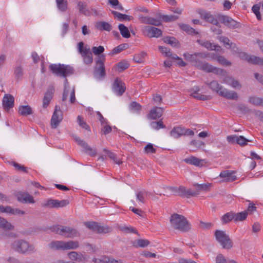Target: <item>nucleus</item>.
<instances>
[{"mask_svg":"<svg viewBox=\"0 0 263 263\" xmlns=\"http://www.w3.org/2000/svg\"><path fill=\"white\" fill-rule=\"evenodd\" d=\"M151 126L152 127V128L155 130H159L161 128H164L165 127V126L164 125L162 120H160L157 122H152L151 123Z\"/></svg>","mask_w":263,"mask_h":263,"instance_id":"nucleus-51","label":"nucleus"},{"mask_svg":"<svg viewBox=\"0 0 263 263\" xmlns=\"http://www.w3.org/2000/svg\"><path fill=\"white\" fill-rule=\"evenodd\" d=\"M194 195V194H192V190L187 189L183 186H180L178 187V196L181 197H190Z\"/></svg>","mask_w":263,"mask_h":263,"instance_id":"nucleus-28","label":"nucleus"},{"mask_svg":"<svg viewBox=\"0 0 263 263\" xmlns=\"http://www.w3.org/2000/svg\"><path fill=\"white\" fill-rule=\"evenodd\" d=\"M197 42L202 46L205 47L208 50H217L220 48V47L217 45H214L211 43L210 41H205V40H198Z\"/></svg>","mask_w":263,"mask_h":263,"instance_id":"nucleus-25","label":"nucleus"},{"mask_svg":"<svg viewBox=\"0 0 263 263\" xmlns=\"http://www.w3.org/2000/svg\"><path fill=\"white\" fill-rule=\"evenodd\" d=\"M130 109L133 112H139L141 110V106L136 102H132L129 105Z\"/></svg>","mask_w":263,"mask_h":263,"instance_id":"nucleus-58","label":"nucleus"},{"mask_svg":"<svg viewBox=\"0 0 263 263\" xmlns=\"http://www.w3.org/2000/svg\"><path fill=\"white\" fill-rule=\"evenodd\" d=\"M116 66L118 68L120 71H122L127 69L129 66V64L127 61H122L119 62L116 65Z\"/></svg>","mask_w":263,"mask_h":263,"instance_id":"nucleus-57","label":"nucleus"},{"mask_svg":"<svg viewBox=\"0 0 263 263\" xmlns=\"http://www.w3.org/2000/svg\"><path fill=\"white\" fill-rule=\"evenodd\" d=\"M68 256L72 260L74 261H81L82 259V255L81 254H79L77 252L72 251L68 254Z\"/></svg>","mask_w":263,"mask_h":263,"instance_id":"nucleus-46","label":"nucleus"},{"mask_svg":"<svg viewBox=\"0 0 263 263\" xmlns=\"http://www.w3.org/2000/svg\"><path fill=\"white\" fill-rule=\"evenodd\" d=\"M53 88H51L48 89L45 93L43 100V107L44 108H46L49 104L53 97Z\"/></svg>","mask_w":263,"mask_h":263,"instance_id":"nucleus-26","label":"nucleus"},{"mask_svg":"<svg viewBox=\"0 0 263 263\" xmlns=\"http://www.w3.org/2000/svg\"><path fill=\"white\" fill-rule=\"evenodd\" d=\"M215 236L217 241L220 243L223 249L229 250L232 248L233 242L224 231L216 230L215 232Z\"/></svg>","mask_w":263,"mask_h":263,"instance_id":"nucleus-8","label":"nucleus"},{"mask_svg":"<svg viewBox=\"0 0 263 263\" xmlns=\"http://www.w3.org/2000/svg\"><path fill=\"white\" fill-rule=\"evenodd\" d=\"M0 228L5 230L11 231L14 229V227L5 218L0 217Z\"/></svg>","mask_w":263,"mask_h":263,"instance_id":"nucleus-27","label":"nucleus"},{"mask_svg":"<svg viewBox=\"0 0 263 263\" xmlns=\"http://www.w3.org/2000/svg\"><path fill=\"white\" fill-rule=\"evenodd\" d=\"M200 14L201 18L206 22L215 25L217 27H221L217 18L213 15L210 12L202 11L200 13Z\"/></svg>","mask_w":263,"mask_h":263,"instance_id":"nucleus-16","label":"nucleus"},{"mask_svg":"<svg viewBox=\"0 0 263 263\" xmlns=\"http://www.w3.org/2000/svg\"><path fill=\"white\" fill-rule=\"evenodd\" d=\"M206 85L212 91L216 92L221 97L233 100H237L238 99V95L236 92L223 88L216 81H212L210 83H206Z\"/></svg>","mask_w":263,"mask_h":263,"instance_id":"nucleus-5","label":"nucleus"},{"mask_svg":"<svg viewBox=\"0 0 263 263\" xmlns=\"http://www.w3.org/2000/svg\"><path fill=\"white\" fill-rule=\"evenodd\" d=\"M183 127H175L170 132V135L172 137L175 139L179 138L183 135Z\"/></svg>","mask_w":263,"mask_h":263,"instance_id":"nucleus-31","label":"nucleus"},{"mask_svg":"<svg viewBox=\"0 0 263 263\" xmlns=\"http://www.w3.org/2000/svg\"><path fill=\"white\" fill-rule=\"evenodd\" d=\"M105 56L103 54L98 56L95 67L94 75L98 79H102L106 75L104 62Z\"/></svg>","mask_w":263,"mask_h":263,"instance_id":"nucleus-9","label":"nucleus"},{"mask_svg":"<svg viewBox=\"0 0 263 263\" xmlns=\"http://www.w3.org/2000/svg\"><path fill=\"white\" fill-rule=\"evenodd\" d=\"M112 229L107 226H101L98 224L96 232L98 233L106 234L111 231Z\"/></svg>","mask_w":263,"mask_h":263,"instance_id":"nucleus-49","label":"nucleus"},{"mask_svg":"<svg viewBox=\"0 0 263 263\" xmlns=\"http://www.w3.org/2000/svg\"><path fill=\"white\" fill-rule=\"evenodd\" d=\"M14 98L9 94H6L3 99V105L5 110H8L14 106Z\"/></svg>","mask_w":263,"mask_h":263,"instance_id":"nucleus-19","label":"nucleus"},{"mask_svg":"<svg viewBox=\"0 0 263 263\" xmlns=\"http://www.w3.org/2000/svg\"><path fill=\"white\" fill-rule=\"evenodd\" d=\"M11 248L14 251L22 254H31L36 252L33 245L23 239L14 240L11 245Z\"/></svg>","mask_w":263,"mask_h":263,"instance_id":"nucleus-3","label":"nucleus"},{"mask_svg":"<svg viewBox=\"0 0 263 263\" xmlns=\"http://www.w3.org/2000/svg\"><path fill=\"white\" fill-rule=\"evenodd\" d=\"M17 200L24 203H34L35 201L32 196L27 192H18L16 194Z\"/></svg>","mask_w":263,"mask_h":263,"instance_id":"nucleus-13","label":"nucleus"},{"mask_svg":"<svg viewBox=\"0 0 263 263\" xmlns=\"http://www.w3.org/2000/svg\"><path fill=\"white\" fill-rule=\"evenodd\" d=\"M50 230L52 232L65 238H72L79 236L78 231L70 227L56 225L51 227Z\"/></svg>","mask_w":263,"mask_h":263,"instance_id":"nucleus-6","label":"nucleus"},{"mask_svg":"<svg viewBox=\"0 0 263 263\" xmlns=\"http://www.w3.org/2000/svg\"><path fill=\"white\" fill-rule=\"evenodd\" d=\"M95 263H119V261L107 256H103L100 259L94 258Z\"/></svg>","mask_w":263,"mask_h":263,"instance_id":"nucleus-35","label":"nucleus"},{"mask_svg":"<svg viewBox=\"0 0 263 263\" xmlns=\"http://www.w3.org/2000/svg\"><path fill=\"white\" fill-rule=\"evenodd\" d=\"M180 27L182 30L185 31L189 34H198V32L195 31L194 29L192 28L189 25L186 24H181L180 25Z\"/></svg>","mask_w":263,"mask_h":263,"instance_id":"nucleus-50","label":"nucleus"},{"mask_svg":"<svg viewBox=\"0 0 263 263\" xmlns=\"http://www.w3.org/2000/svg\"><path fill=\"white\" fill-rule=\"evenodd\" d=\"M112 90L118 96H122L126 90L125 84L117 78L112 84Z\"/></svg>","mask_w":263,"mask_h":263,"instance_id":"nucleus-15","label":"nucleus"},{"mask_svg":"<svg viewBox=\"0 0 263 263\" xmlns=\"http://www.w3.org/2000/svg\"><path fill=\"white\" fill-rule=\"evenodd\" d=\"M78 7L80 13L85 15H89V12L87 9L86 6L84 3L79 2L78 4Z\"/></svg>","mask_w":263,"mask_h":263,"instance_id":"nucleus-52","label":"nucleus"},{"mask_svg":"<svg viewBox=\"0 0 263 263\" xmlns=\"http://www.w3.org/2000/svg\"><path fill=\"white\" fill-rule=\"evenodd\" d=\"M85 226L88 229L92 230V231H96L97 229L98 223L96 222H86L85 223Z\"/></svg>","mask_w":263,"mask_h":263,"instance_id":"nucleus-64","label":"nucleus"},{"mask_svg":"<svg viewBox=\"0 0 263 263\" xmlns=\"http://www.w3.org/2000/svg\"><path fill=\"white\" fill-rule=\"evenodd\" d=\"M111 13L115 17H117L120 21H123L125 20L130 21L133 18V17L124 14H122L116 11H111Z\"/></svg>","mask_w":263,"mask_h":263,"instance_id":"nucleus-34","label":"nucleus"},{"mask_svg":"<svg viewBox=\"0 0 263 263\" xmlns=\"http://www.w3.org/2000/svg\"><path fill=\"white\" fill-rule=\"evenodd\" d=\"M77 121L79 125L88 131H90V128L89 125L83 120V118L81 116H79L77 118Z\"/></svg>","mask_w":263,"mask_h":263,"instance_id":"nucleus-55","label":"nucleus"},{"mask_svg":"<svg viewBox=\"0 0 263 263\" xmlns=\"http://www.w3.org/2000/svg\"><path fill=\"white\" fill-rule=\"evenodd\" d=\"M170 223L173 228L181 232H188L191 225L187 219L182 215L174 213L171 216Z\"/></svg>","mask_w":263,"mask_h":263,"instance_id":"nucleus-4","label":"nucleus"},{"mask_svg":"<svg viewBox=\"0 0 263 263\" xmlns=\"http://www.w3.org/2000/svg\"><path fill=\"white\" fill-rule=\"evenodd\" d=\"M248 216L247 211H243L241 212L235 213H234V221H243L245 220Z\"/></svg>","mask_w":263,"mask_h":263,"instance_id":"nucleus-41","label":"nucleus"},{"mask_svg":"<svg viewBox=\"0 0 263 263\" xmlns=\"http://www.w3.org/2000/svg\"><path fill=\"white\" fill-rule=\"evenodd\" d=\"M50 70L52 72L57 76L65 78L64 81V88L70 89L68 80L66 77L74 73L73 68L69 65H66L64 64H51L49 67Z\"/></svg>","mask_w":263,"mask_h":263,"instance_id":"nucleus-2","label":"nucleus"},{"mask_svg":"<svg viewBox=\"0 0 263 263\" xmlns=\"http://www.w3.org/2000/svg\"><path fill=\"white\" fill-rule=\"evenodd\" d=\"M69 95H70L69 101L70 103H74L76 101V99L75 97V90L74 88H72L71 90H70V89H64L62 97V101H65L67 100Z\"/></svg>","mask_w":263,"mask_h":263,"instance_id":"nucleus-23","label":"nucleus"},{"mask_svg":"<svg viewBox=\"0 0 263 263\" xmlns=\"http://www.w3.org/2000/svg\"><path fill=\"white\" fill-rule=\"evenodd\" d=\"M63 119L62 111L58 105L55 109L51 119V126L52 128H56Z\"/></svg>","mask_w":263,"mask_h":263,"instance_id":"nucleus-11","label":"nucleus"},{"mask_svg":"<svg viewBox=\"0 0 263 263\" xmlns=\"http://www.w3.org/2000/svg\"><path fill=\"white\" fill-rule=\"evenodd\" d=\"M150 242L146 239H139L135 240L133 243V246L136 248H144L149 245Z\"/></svg>","mask_w":263,"mask_h":263,"instance_id":"nucleus-40","label":"nucleus"},{"mask_svg":"<svg viewBox=\"0 0 263 263\" xmlns=\"http://www.w3.org/2000/svg\"><path fill=\"white\" fill-rule=\"evenodd\" d=\"M235 51L239 54V58L242 60L254 64L263 65V59L258 57L250 55L245 52H239L237 48H236V50H235Z\"/></svg>","mask_w":263,"mask_h":263,"instance_id":"nucleus-10","label":"nucleus"},{"mask_svg":"<svg viewBox=\"0 0 263 263\" xmlns=\"http://www.w3.org/2000/svg\"><path fill=\"white\" fill-rule=\"evenodd\" d=\"M78 50L82 56L89 54L91 52L90 49L88 46H84V43L82 42L78 44Z\"/></svg>","mask_w":263,"mask_h":263,"instance_id":"nucleus-37","label":"nucleus"},{"mask_svg":"<svg viewBox=\"0 0 263 263\" xmlns=\"http://www.w3.org/2000/svg\"><path fill=\"white\" fill-rule=\"evenodd\" d=\"M163 112V109L161 107H155L152 109L147 115V118L149 119L155 120L160 118Z\"/></svg>","mask_w":263,"mask_h":263,"instance_id":"nucleus-22","label":"nucleus"},{"mask_svg":"<svg viewBox=\"0 0 263 263\" xmlns=\"http://www.w3.org/2000/svg\"><path fill=\"white\" fill-rule=\"evenodd\" d=\"M74 139L77 143L83 147L87 151H91L92 149L88 146V145L83 140L81 139L79 137L75 136Z\"/></svg>","mask_w":263,"mask_h":263,"instance_id":"nucleus-43","label":"nucleus"},{"mask_svg":"<svg viewBox=\"0 0 263 263\" xmlns=\"http://www.w3.org/2000/svg\"><path fill=\"white\" fill-rule=\"evenodd\" d=\"M234 172L230 171H224L220 173L219 177L224 178V181L226 182H233L236 180L237 177L234 175Z\"/></svg>","mask_w":263,"mask_h":263,"instance_id":"nucleus-24","label":"nucleus"},{"mask_svg":"<svg viewBox=\"0 0 263 263\" xmlns=\"http://www.w3.org/2000/svg\"><path fill=\"white\" fill-rule=\"evenodd\" d=\"M128 47V45L127 44H122L119 45V46L115 47L111 51V53L112 54H116L122 51L123 50L127 49Z\"/></svg>","mask_w":263,"mask_h":263,"instance_id":"nucleus-42","label":"nucleus"},{"mask_svg":"<svg viewBox=\"0 0 263 263\" xmlns=\"http://www.w3.org/2000/svg\"><path fill=\"white\" fill-rule=\"evenodd\" d=\"M119 29L122 36L124 38H129L130 34L127 27L123 24H120L118 26Z\"/></svg>","mask_w":263,"mask_h":263,"instance_id":"nucleus-39","label":"nucleus"},{"mask_svg":"<svg viewBox=\"0 0 263 263\" xmlns=\"http://www.w3.org/2000/svg\"><path fill=\"white\" fill-rule=\"evenodd\" d=\"M18 113L22 116H28L31 115L32 112V108L29 105H22L19 107Z\"/></svg>","mask_w":263,"mask_h":263,"instance_id":"nucleus-30","label":"nucleus"},{"mask_svg":"<svg viewBox=\"0 0 263 263\" xmlns=\"http://www.w3.org/2000/svg\"><path fill=\"white\" fill-rule=\"evenodd\" d=\"M184 161L187 164L199 167H202L206 163L205 160L199 159L195 156H191L186 158L184 159Z\"/></svg>","mask_w":263,"mask_h":263,"instance_id":"nucleus-20","label":"nucleus"},{"mask_svg":"<svg viewBox=\"0 0 263 263\" xmlns=\"http://www.w3.org/2000/svg\"><path fill=\"white\" fill-rule=\"evenodd\" d=\"M58 9L62 12H64L67 8V2L66 0H56Z\"/></svg>","mask_w":263,"mask_h":263,"instance_id":"nucleus-44","label":"nucleus"},{"mask_svg":"<svg viewBox=\"0 0 263 263\" xmlns=\"http://www.w3.org/2000/svg\"><path fill=\"white\" fill-rule=\"evenodd\" d=\"M146 55V53L145 52H141L139 53L135 54L133 58V60L137 63H142L144 61Z\"/></svg>","mask_w":263,"mask_h":263,"instance_id":"nucleus-47","label":"nucleus"},{"mask_svg":"<svg viewBox=\"0 0 263 263\" xmlns=\"http://www.w3.org/2000/svg\"><path fill=\"white\" fill-rule=\"evenodd\" d=\"M82 57L83 58V60L85 64L89 65L92 63L93 59L91 52Z\"/></svg>","mask_w":263,"mask_h":263,"instance_id":"nucleus-61","label":"nucleus"},{"mask_svg":"<svg viewBox=\"0 0 263 263\" xmlns=\"http://www.w3.org/2000/svg\"><path fill=\"white\" fill-rule=\"evenodd\" d=\"M248 102L254 106H263V98L256 96H251L249 98Z\"/></svg>","mask_w":263,"mask_h":263,"instance_id":"nucleus-33","label":"nucleus"},{"mask_svg":"<svg viewBox=\"0 0 263 263\" xmlns=\"http://www.w3.org/2000/svg\"><path fill=\"white\" fill-rule=\"evenodd\" d=\"M234 212H230L224 214L221 218V221L223 224H227L234 220Z\"/></svg>","mask_w":263,"mask_h":263,"instance_id":"nucleus-32","label":"nucleus"},{"mask_svg":"<svg viewBox=\"0 0 263 263\" xmlns=\"http://www.w3.org/2000/svg\"><path fill=\"white\" fill-rule=\"evenodd\" d=\"M159 49L160 52L164 54L165 57H170L172 56V52H171V50L163 46H159Z\"/></svg>","mask_w":263,"mask_h":263,"instance_id":"nucleus-63","label":"nucleus"},{"mask_svg":"<svg viewBox=\"0 0 263 263\" xmlns=\"http://www.w3.org/2000/svg\"><path fill=\"white\" fill-rule=\"evenodd\" d=\"M226 83L231 86L233 88H240L241 86L238 81L235 80L232 77H227L224 79Z\"/></svg>","mask_w":263,"mask_h":263,"instance_id":"nucleus-38","label":"nucleus"},{"mask_svg":"<svg viewBox=\"0 0 263 263\" xmlns=\"http://www.w3.org/2000/svg\"><path fill=\"white\" fill-rule=\"evenodd\" d=\"M96 27L98 29L101 31L105 30L110 31L112 29V27L110 24L104 21L98 22L96 25Z\"/></svg>","mask_w":263,"mask_h":263,"instance_id":"nucleus-29","label":"nucleus"},{"mask_svg":"<svg viewBox=\"0 0 263 263\" xmlns=\"http://www.w3.org/2000/svg\"><path fill=\"white\" fill-rule=\"evenodd\" d=\"M251 140H248L242 136H237L236 143L240 145L241 146H244L247 145L248 142H251Z\"/></svg>","mask_w":263,"mask_h":263,"instance_id":"nucleus-59","label":"nucleus"},{"mask_svg":"<svg viewBox=\"0 0 263 263\" xmlns=\"http://www.w3.org/2000/svg\"><path fill=\"white\" fill-rule=\"evenodd\" d=\"M50 248L55 250H71L76 249L79 247V243L77 241L69 240L64 241H53L49 243Z\"/></svg>","mask_w":263,"mask_h":263,"instance_id":"nucleus-7","label":"nucleus"},{"mask_svg":"<svg viewBox=\"0 0 263 263\" xmlns=\"http://www.w3.org/2000/svg\"><path fill=\"white\" fill-rule=\"evenodd\" d=\"M219 41L222 42L224 45H229V48H232L233 49L236 47V45L233 43H230V40L225 36H220L219 37Z\"/></svg>","mask_w":263,"mask_h":263,"instance_id":"nucleus-56","label":"nucleus"},{"mask_svg":"<svg viewBox=\"0 0 263 263\" xmlns=\"http://www.w3.org/2000/svg\"><path fill=\"white\" fill-rule=\"evenodd\" d=\"M147 194V192L145 191L137 192L136 194L137 200L140 202L144 203L145 202V198L146 197Z\"/></svg>","mask_w":263,"mask_h":263,"instance_id":"nucleus-48","label":"nucleus"},{"mask_svg":"<svg viewBox=\"0 0 263 263\" xmlns=\"http://www.w3.org/2000/svg\"><path fill=\"white\" fill-rule=\"evenodd\" d=\"M164 43L168 44L173 47H176L178 44V41L174 37L166 36L163 38Z\"/></svg>","mask_w":263,"mask_h":263,"instance_id":"nucleus-45","label":"nucleus"},{"mask_svg":"<svg viewBox=\"0 0 263 263\" xmlns=\"http://www.w3.org/2000/svg\"><path fill=\"white\" fill-rule=\"evenodd\" d=\"M199 91V89L197 87L196 90L192 92L191 96L199 100H208L211 99V97L210 96H206L199 93L198 92Z\"/></svg>","mask_w":263,"mask_h":263,"instance_id":"nucleus-36","label":"nucleus"},{"mask_svg":"<svg viewBox=\"0 0 263 263\" xmlns=\"http://www.w3.org/2000/svg\"><path fill=\"white\" fill-rule=\"evenodd\" d=\"M143 32L149 37H159L160 36L162 32L161 29L153 26H145L143 29Z\"/></svg>","mask_w":263,"mask_h":263,"instance_id":"nucleus-12","label":"nucleus"},{"mask_svg":"<svg viewBox=\"0 0 263 263\" xmlns=\"http://www.w3.org/2000/svg\"><path fill=\"white\" fill-rule=\"evenodd\" d=\"M211 185L212 184L209 183L204 184H194L193 186L195 188V191H192V194H194V195H192V196H196L199 195L201 192H208L210 191Z\"/></svg>","mask_w":263,"mask_h":263,"instance_id":"nucleus-17","label":"nucleus"},{"mask_svg":"<svg viewBox=\"0 0 263 263\" xmlns=\"http://www.w3.org/2000/svg\"><path fill=\"white\" fill-rule=\"evenodd\" d=\"M69 204V201L67 200H59L50 199L44 204V206L51 208H61L66 206Z\"/></svg>","mask_w":263,"mask_h":263,"instance_id":"nucleus-14","label":"nucleus"},{"mask_svg":"<svg viewBox=\"0 0 263 263\" xmlns=\"http://www.w3.org/2000/svg\"><path fill=\"white\" fill-rule=\"evenodd\" d=\"M215 263H228L227 259L222 254H218L215 258Z\"/></svg>","mask_w":263,"mask_h":263,"instance_id":"nucleus-62","label":"nucleus"},{"mask_svg":"<svg viewBox=\"0 0 263 263\" xmlns=\"http://www.w3.org/2000/svg\"><path fill=\"white\" fill-rule=\"evenodd\" d=\"M10 164L18 171L23 172L26 173L28 172L27 168L23 165L14 161H12Z\"/></svg>","mask_w":263,"mask_h":263,"instance_id":"nucleus-53","label":"nucleus"},{"mask_svg":"<svg viewBox=\"0 0 263 263\" xmlns=\"http://www.w3.org/2000/svg\"><path fill=\"white\" fill-rule=\"evenodd\" d=\"M163 21L165 22H172L178 19L179 16L175 15H164L162 17Z\"/></svg>","mask_w":263,"mask_h":263,"instance_id":"nucleus-60","label":"nucleus"},{"mask_svg":"<svg viewBox=\"0 0 263 263\" xmlns=\"http://www.w3.org/2000/svg\"><path fill=\"white\" fill-rule=\"evenodd\" d=\"M104 151L106 152L108 156L112 159L116 164H120L122 163V161H121L119 159L117 158V155L108 150L104 149Z\"/></svg>","mask_w":263,"mask_h":263,"instance_id":"nucleus-54","label":"nucleus"},{"mask_svg":"<svg viewBox=\"0 0 263 263\" xmlns=\"http://www.w3.org/2000/svg\"><path fill=\"white\" fill-rule=\"evenodd\" d=\"M140 21L142 23L150 24L155 26H159L161 25L159 20L149 16H139Z\"/></svg>","mask_w":263,"mask_h":263,"instance_id":"nucleus-21","label":"nucleus"},{"mask_svg":"<svg viewBox=\"0 0 263 263\" xmlns=\"http://www.w3.org/2000/svg\"><path fill=\"white\" fill-rule=\"evenodd\" d=\"M183 57L186 60L193 63L198 69L206 72H213L218 74L222 71L220 68L213 67L207 62L200 61L199 59H203L206 57L204 53L198 52L194 54L184 53Z\"/></svg>","mask_w":263,"mask_h":263,"instance_id":"nucleus-1","label":"nucleus"},{"mask_svg":"<svg viewBox=\"0 0 263 263\" xmlns=\"http://www.w3.org/2000/svg\"><path fill=\"white\" fill-rule=\"evenodd\" d=\"M218 18L220 22L229 28H236L238 27L237 23L228 16L219 15Z\"/></svg>","mask_w":263,"mask_h":263,"instance_id":"nucleus-18","label":"nucleus"}]
</instances>
